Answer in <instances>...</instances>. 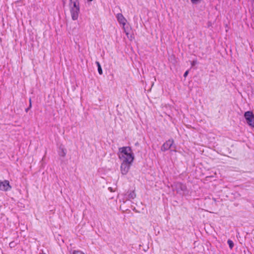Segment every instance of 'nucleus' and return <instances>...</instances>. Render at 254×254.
I'll use <instances>...</instances> for the list:
<instances>
[{"label": "nucleus", "instance_id": "nucleus-15", "mask_svg": "<svg viewBox=\"0 0 254 254\" xmlns=\"http://www.w3.org/2000/svg\"><path fill=\"white\" fill-rule=\"evenodd\" d=\"M29 102H30V105H29V107H28V108H27V109H25V111H26V112H28V111L29 110V109L31 108V99H30H30H29Z\"/></svg>", "mask_w": 254, "mask_h": 254}, {"label": "nucleus", "instance_id": "nucleus-10", "mask_svg": "<svg viewBox=\"0 0 254 254\" xmlns=\"http://www.w3.org/2000/svg\"><path fill=\"white\" fill-rule=\"evenodd\" d=\"M136 196V194L134 191L130 192L128 194V197L131 199H134Z\"/></svg>", "mask_w": 254, "mask_h": 254}, {"label": "nucleus", "instance_id": "nucleus-14", "mask_svg": "<svg viewBox=\"0 0 254 254\" xmlns=\"http://www.w3.org/2000/svg\"><path fill=\"white\" fill-rule=\"evenodd\" d=\"M191 0V2L193 3V4H197V3L199 2V0Z\"/></svg>", "mask_w": 254, "mask_h": 254}, {"label": "nucleus", "instance_id": "nucleus-13", "mask_svg": "<svg viewBox=\"0 0 254 254\" xmlns=\"http://www.w3.org/2000/svg\"><path fill=\"white\" fill-rule=\"evenodd\" d=\"M66 154L65 151L64 150V149H62V153L60 154V155L64 157Z\"/></svg>", "mask_w": 254, "mask_h": 254}, {"label": "nucleus", "instance_id": "nucleus-17", "mask_svg": "<svg viewBox=\"0 0 254 254\" xmlns=\"http://www.w3.org/2000/svg\"><path fill=\"white\" fill-rule=\"evenodd\" d=\"M188 73H189V71H188V70L186 71L185 72L184 74V76L185 77H186L188 75Z\"/></svg>", "mask_w": 254, "mask_h": 254}, {"label": "nucleus", "instance_id": "nucleus-4", "mask_svg": "<svg viewBox=\"0 0 254 254\" xmlns=\"http://www.w3.org/2000/svg\"><path fill=\"white\" fill-rule=\"evenodd\" d=\"M244 117L248 125L254 128V114L252 111H247L244 114Z\"/></svg>", "mask_w": 254, "mask_h": 254}, {"label": "nucleus", "instance_id": "nucleus-21", "mask_svg": "<svg viewBox=\"0 0 254 254\" xmlns=\"http://www.w3.org/2000/svg\"><path fill=\"white\" fill-rule=\"evenodd\" d=\"M89 0V1H92L93 0Z\"/></svg>", "mask_w": 254, "mask_h": 254}, {"label": "nucleus", "instance_id": "nucleus-5", "mask_svg": "<svg viewBox=\"0 0 254 254\" xmlns=\"http://www.w3.org/2000/svg\"><path fill=\"white\" fill-rule=\"evenodd\" d=\"M174 140L173 139H169L166 141L161 146V150L165 151L171 148L172 147L174 148L172 151H176V147L173 146Z\"/></svg>", "mask_w": 254, "mask_h": 254}, {"label": "nucleus", "instance_id": "nucleus-9", "mask_svg": "<svg viewBox=\"0 0 254 254\" xmlns=\"http://www.w3.org/2000/svg\"><path fill=\"white\" fill-rule=\"evenodd\" d=\"M95 63H96V65H97V66L98 67V71L100 75L102 74H103V71H102V69L100 64L98 61H96Z\"/></svg>", "mask_w": 254, "mask_h": 254}, {"label": "nucleus", "instance_id": "nucleus-8", "mask_svg": "<svg viewBox=\"0 0 254 254\" xmlns=\"http://www.w3.org/2000/svg\"><path fill=\"white\" fill-rule=\"evenodd\" d=\"M116 17L118 22L120 24H123L124 26L126 24L127 20L125 19V18L122 13L117 14Z\"/></svg>", "mask_w": 254, "mask_h": 254}, {"label": "nucleus", "instance_id": "nucleus-6", "mask_svg": "<svg viewBox=\"0 0 254 254\" xmlns=\"http://www.w3.org/2000/svg\"><path fill=\"white\" fill-rule=\"evenodd\" d=\"M132 162L122 161L121 165V171L122 175H126L130 167Z\"/></svg>", "mask_w": 254, "mask_h": 254}, {"label": "nucleus", "instance_id": "nucleus-3", "mask_svg": "<svg viewBox=\"0 0 254 254\" xmlns=\"http://www.w3.org/2000/svg\"><path fill=\"white\" fill-rule=\"evenodd\" d=\"M172 187L174 191H176L178 193L180 194L184 195L188 192L186 186L181 183H175Z\"/></svg>", "mask_w": 254, "mask_h": 254}, {"label": "nucleus", "instance_id": "nucleus-12", "mask_svg": "<svg viewBox=\"0 0 254 254\" xmlns=\"http://www.w3.org/2000/svg\"><path fill=\"white\" fill-rule=\"evenodd\" d=\"M71 254H84L82 251H73Z\"/></svg>", "mask_w": 254, "mask_h": 254}, {"label": "nucleus", "instance_id": "nucleus-18", "mask_svg": "<svg viewBox=\"0 0 254 254\" xmlns=\"http://www.w3.org/2000/svg\"><path fill=\"white\" fill-rule=\"evenodd\" d=\"M9 246H10L11 248L13 247L14 246V243H13V242H10V243H9Z\"/></svg>", "mask_w": 254, "mask_h": 254}, {"label": "nucleus", "instance_id": "nucleus-7", "mask_svg": "<svg viewBox=\"0 0 254 254\" xmlns=\"http://www.w3.org/2000/svg\"><path fill=\"white\" fill-rule=\"evenodd\" d=\"M11 189V187L8 181L4 180L2 181L0 180V190L6 191L10 190Z\"/></svg>", "mask_w": 254, "mask_h": 254}, {"label": "nucleus", "instance_id": "nucleus-16", "mask_svg": "<svg viewBox=\"0 0 254 254\" xmlns=\"http://www.w3.org/2000/svg\"><path fill=\"white\" fill-rule=\"evenodd\" d=\"M196 61H193L191 63V66H194L196 64Z\"/></svg>", "mask_w": 254, "mask_h": 254}, {"label": "nucleus", "instance_id": "nucleus-11", "mask_svg": "<svg viewBox=\"0 0 254 254\" xmlns=\"http://www.w3.org/2000/svg\"><path fill=\"white\" fill-rule=\"evenodd\" d=\"M227 243H228V244L229 245L230 248L231 249H232L234 247V243H233V241L231 240H228Z\"/></svg>", "mask_w": 254, "mask_h": 254}, {"label": "nucleus", "instance_id": "nucleus-20", "mask_svg": "<svg viewBox=\"0 0 254 254\" xmlns=\"http://www.w3.org/2000/svg\"><path fill=\"white\" fill-rule=\"evenodd\" d=\"M109 189L111 190V191H112V189L111 188H109Z\"/></svg>", "mask_w": 254, "mask_h": 254}, {"label": "nucleus", "instance_id": "nucleus-1", "mask_svg": "<svg viewBox=\"0 0 254 254\" xmlns=\"http://www.w3.org/2000/svg\"><path fill=\"white\" fill-rule=\"evenodd\" d=\"M119 158L122 161L133 162L134 156L130 147H122L119 149Z\"/></svg>", "mask_w": 254, "mask_h": 254}, {"label": "nucleus", "instance_id": "nucleus-2", "mask_svg": "<svg viewBox=\"0 0 254 254\" xmlns=\"http://www.w3.org/2000/svg\"><path fill=\"white\" fill-rule=\"evenodd\" d=\"M71 3L73 4V5L71 6L70 8V13L71 17L72 20H75L78 19L79 13V2L74 1H73V3Z\"/></svg>", "mask_w": 254, "mask_h": 254}, {"label": "nucleus", "instance_id": "nucleus-19", "mask_svg": "<svg viewBox=\"0 0 254 254\" xmlns=\"http://www.w3.org/2000/svg\"><path fill=\"white\" fill-rule=\"evenodd\" d=\"M71 3H73V1H78V0H70Z\"/></svg>", "mask_w": 254, "mask_h": 254}]
</instances>
